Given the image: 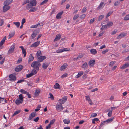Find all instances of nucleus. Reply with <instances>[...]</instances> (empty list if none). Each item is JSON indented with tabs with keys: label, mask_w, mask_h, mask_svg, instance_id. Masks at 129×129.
Returning a JSON list of instances; mask_svg holds the SVG:
<instances>
[{
	"label": "nucleus",
	"mask_w": 129,
	"mask_h": 129,
	"mask_svg": "<svg viewBox=\"0 0 129 129\" xmlns=\"http://www.w3.org/2000/svg\"><path fill=\"white\" fill-rule=\"evenodd\" d=\"M41 64L39 61H33L31 64V66L33 68L32 70L35 74H36L37 72L39 70V67L41 66Z\"/></svg>",
	"instance_id": "1"
},
{
	"label": "nucleus",
	"mask_w": 129,
	"mask_h": 129,
	"mask_svg": "<svg viewBox=\"0 0 129 129\" xmlns=\"http://www.w3.org/2000/svg\"><path fill=\"white\" fill-rule=\"evenodd\" d=\"M15 44H14L10 47L9 50L8 51V54H10L13 53L14 51V49L15 47Z\"/></svg>",
	"instance_id": "2"
},
{
	"label": "nucleus",
	"mask_w": 129,
	"mask_h": 129,
	"mask_svg": "<svg viewBox=\"0 0 129 129\" xmlns=\"http://www.w3.org/2000/svg\"><path fill=\"white\" fill-rule=\"evenodd\" d=\"M23 67V66L21 65L18 66L15 68V71L16 72H19L22 69Z\"/></svg>",
	"instance_id": "3"
},
{
	"label": "nucleus",
	"mask_w": 129,
	"mask_h": 129,
	"mask_svg": "<svg viewBox=\"0 0 129 129\" xmlns=\"http://www.w3.org/2000/svg\"><path fill=\"white\" fill-rule=\"evenodd\" d=\"M56 109L57 110H63V107L62 106V104L59 103V104L58 103L56 105Z\"/></svg>",
	"instance_id": "4"
},
{
	"label": "nucleus",
	"mask_w": 129,
	"mask_h": 129,
	"mask_svg": "<svg viewBox=\"0 0 129 129\" xmlns=\"http://www.w3.org/2000/svg\"><path fill=\"white\" fill-rule=\"evenodd\" d=\"M4 6L3 7V11L5 12L8 10L10 8V6L6 4H4Z\"/></svg>",
	"instance_id": "5"
},
{
	"label": "nucleus",
	"mask_w": 129,
	"mask_h": 129,
	"mask_svg": "<svg viewBox=\"0 0 129 129\" xmlns=\"http://www.w3.org/2000/svg\"><path fill=\"white\" fill-rule=\"evenodd\" d=\"M9 77L10 81H14L16 79V77L13 74H10L9 76Z\"/></svg>",
	"instance_id": "6"
},
{
	"label": "nucleus",
	"mask_w": 129,
	"mask_h": 129,
	"mask_svg": "<svg viewBox=\"0 0 129 129\" xmlns=\"http://www.w3.org/2000/svg\"><path fill=\"white\" fill-rule=\"evenodd\" d=\"M46 58V57L44 56H41L38 57L37 59V61H39V63L43 61Z\"/></svg>",
	"instance_id": "7"
},
{
	"label": "nucleus",
	"mask_w": 129,
	"mask_h": 129,
	"mask_svg": "<svg viewBox=\"0 0 129 129\" xmlns=\"http://www.w3.org/2000/svg\"><path fill=\"white\" fill-rule=\"evenodd\" d=\"M37 115L36 113L35 112H33L31 113V114L30 115L29 118V120H31L34 117L36 116Z\"/></svg>",
	"instance_id": "8"
},
{
	"label": "nucleus",
	"mask_w": 129,
	"mask_h": 129,
	"mask_svg": "<svg viewBox=\"0 0 129 129\" xmlns=\"http://www.w3.org/2000/svg\"><path fill=\"white\" fill-rule=\"evenodd\" d=\"M95 63V60H91L88 63V64L91 67L93 66Z\"/></svg>",
	"instance_id": "9"
},
{
	"label": "nucleus",
	"mask_w": 129,
	"mask_h": 129,
	"mask_svg": "<svg viewBox=\"0 0 129 129\" xmlns=\"http://www.w3.org/2000/svg\"><path fill=\"white\" fill-rule=\"evenodd\" d=\"M40 43V41H38L37 42L34 43L32 44L30 46V47H36L39 45V44Z\"/></svg>",
	"instance_id": "10"
},
{
	"label": "nucleus",
	"mask_w": 129,
	"mask_h": 129,
	"mask_svg": "<svg viewBox=\"0 0 129 129\" xmlns=\"http://www.w3.org/2000/svg\"><path fill=\"white\" fill-rule=\"evenodd\" d=\"M67 96H65L63 97V98L59 99V100L61 102L60 103L62 104H64L67 100Z\"/></svg>",
	"instance_id": "11"
},
{
	"label": "nucleus",
	"mask_w": 129,
	"mask_h": 129,
	"mask_svg": "<svg viewBox=\"0 0 129 129\" xmlns=\"http://www.w3.org/2000/svg\"><path fill=\"white\" fill-rule=\"evenodd\" d=\"M38 33L39 32H38L36 30H35L31 35L32 38L33 39H34Z\"/></svg>",
	"instance_id": "12"
},
{
	"label": "nucleus",
	"mask_w": 129,
	"mask_h": 129,
	"mask_svg": "<svg viewBox=\"0 0 129 129\" xmlns=\"http://www.w3.org/2000/svg\"><path fill=\"white\" fill-rule=\"evenodd\" d=\"M86 100L88 101V102L90 105H92L93 104V103L92 101L90 99L89 96L87 95L85 96Z\"/></svg>",
	"instance_id": "13"
},
{
	"label": "nucleus",
	"mask_w": 129,
	"mask_h": 129,
	"mask_svg": "<svg viewBox=\"0 0 129 129\" xmlns=\"http://www.w3.org/2000/svg\"><path fill=\"white\" fill-rule=\"evenodd\" d=\"M68 65L67 63H65L62 66H61L60 69V71H62L64 70V69L67 67Z\"/></svg>",
	"instance_id": "14"
},
{
	"label": "nucleus",
	"mask_w": 129,
	"mask_h": 129,
	"mask_svg": "<svg viewBox=\"0 0 129 129\" xmlns=\"http://www.w3.org/2000/svg\"><path fill=\"white\" fill-rule=\"evenodd\" d=\"M63 12L61 11L58 13L56 16V18L57 19H60L61 18V15H62Z\"/></svg>",
	"instance_id": "15"
},
{
	"label": "nucleus",
	"mask_w": 129,
	"mask_h": 129,
	"mask_svg": "<svg viewBox=\"0 0 129 129\" xmlns=\"http://www.w3.org/2000/svg\"><path fill=\"white\" fill-rule=\"evenodd\" d=\"M88 67V65L87 62H85L81 66V67L84 69H86Z\"/></svg>",
	"instance_id": "16"
},
{
	"label": "nucleus",
	"mask_w": 129,
	"mask_h": 129,
	"mask_svg": "<svg viewBox=\"0 0 129 129\" xmlns=\"http://www.w3.org/2000/svg\"><path fill=\"white\" fill-rule=\"evenodd\" d=\"M13 0H6L4 2V4L9 5L12 3Z\"/></svg>",
	"instance_id": "17"
},
{
	"label": "nucleus",
	"mask_w": 129,
	"mask_h": 129,
	"mask_svg": "<svg viewBox=\"0 0 129 129\" xmlns=\"http://www.w3.org/2000/svg\"><path fill=\"white\" fill-rule=\"evenodd\" d=\"M30 4L33 6H35L37 4V1L36 0H30L29 1Z\"/></svg>",
	"instance_id": "18"
},
{
	"label": "nucleus",
	"mask_w": 129,
	"mask_h": 129,
	"mask_svg": "<svg viewBox=\"0 0 129 129\" xmlns=\"http://www.w3.org/2000/svg\"><path fill=\"white\" fill-rule=\"evenodd\" d=\"M23 102V101L19 99H17L15 101V102L17 105H19L21 103H22Z\"/></svg>",
	"instance_id": "19"
},
{
	"label": "nucleus",
	"mask_w": 129,
	"mask_h": 129,
	"mask_svg": "<svg viewBox=\"0 0 129 129\" xmlns=\"http://www.w3.org/2000/svg\"><path fill=\"white\" fill-rule=\"evenodd\" d=\"M126 33H121L117 37L118 39L124 37L126 35Z\"/></svg>",
	"instance_id": "20"
},
{
	"label": "nucleus",
	"mask_w": 129,
	"mask_h": 129,
	"mask_svg": "<svg viewBox=\"0 0 129 129\" xmlns=\"http://www.w3.org/2000/svg\"><path fill=\"white\" fill-rule=\"evenodd\" d=\"M61 37V35L60 34L57 35L54 40V41H57L59 40L60 39Z\"/></svg>",
	"instance_id": "21"
},
{
	"label": "nucleus",
	"mask_w": 129,
	"mask_h": 129,
	"mask_svg": "<svg viewBox=\"0 0 129 129\" xmlns=\"http://www.w3.org/2000/svg\"><path fill=\"white\" fill-rule=\"evenodd\" d=\"M33 6L32 5L30 4V3L28 4L26 6V8L27 9V10H29L30 8H32Z\"/></svg>",
	"instance_id": "22"
},
{
	"label": "nucleus",
	"mask_w": 129,
	"mask_h": 129,
	"mask_svg": "<svg viewBox=\"0 0 129 129\" xmlns=\"http://www.w3.org/2000/svg\"><path fill=\"white\" fill-rule=\"evenodd\" d=\"M6 38V36H5L4 37L2 40H1L0 42V47L2 46L4 44L5 42Z\"/></svg>",
	"instance_id": "23"
},
{
	"label": "nucleus",
	"mask_w": 129,
	"mask_h": 129,
	"mask_svg": "<svg viewBox=\"0 0 129 129\" xmlns=\"http://www.w3.org/2000/svg\"><path fill=\"white\" fill-rule=\"evenodd\" d=\"M105 5V4H104V3L103 2H101L100 3V5L98 6L97 8V9L98 10L100 9L101 8L103 7V6Z\"/></svg>",
	"instance_id": "24"
},
{
	"label": "nucleus",
	"mask_w": 129,
	"mask_h": 129,
	"mask_svg": "<svg viewBox=\"0 0 129 129\" xmlns=\"http://www.w3.org/2000/svg\"><path fill=\"white\" fill-rule=\"evenodd\" d=\"M49 64L48 63H44L42 65V68L44 69H46L48 66Z\"/></svg>",
	"instance_id": "25"
},
{
	"label": "nucleus",
	"mask_w": 129,
	"mask_h": 129,
	"mask_svg": "<svg viewBox=\"0 0 129 129\" xmlns=\"http://www.w3.org/2000/svg\"><path fill=\"white\" fill-rule=\"evenodd\" d=\"M129 66V64L128 63H125L122 67H120V69H124L125 68L128 67Z\"/></svg>",
	"instance_id": "26"
},
{
	"label": "nucleus",
	"mask_w": 129,
	"mask_h": 129,
	"mask_svg": "<svg viewBox=\"0 0 129 129\" xmlns=\"http://www.w3.org/2000/svg\"><path fill=\"white\" fill-rule=\"evenodd\" d=\"M54 88L59 89H60L61 88L60 85L57 83H56L55 84V85H54Z\"/></svg>",
	"instance_id": "27"
},
{
	"label": "nucleus",
	"mask_w": 129,
	"mask_h": 129,
	"mask_svg": "<svg viewBox=\"0 0 129 129\" xmlns=\"http://www.w3.org/2000/svg\"><path fill=\"white\" fill-rule=\"evenodd\" d=\"M83 74V72L82 71H81L79 72L78 74L76 76V77L78 78L82 75Z\"/></svg>",
	"instance_id": "28"
},
{
	"label": "nucleus",
	"mask_w": 129,
	"mask_h": 129,
	"mask_svg": "<svg viewBox=\"0 0 129 129\" xmlns=\"http://www.w3.org/2000/svg\"><path fill=\"white\" fill-rule=\"evenodd\" d=\"M35 72H33V70L32 71V72L30 74H27L26 75V77L27 78H29L32 76L33 75L35 74H35Z\"/></svg>",
	"instance_id": "29"
},
{
	"label": "nucleus",
	"mask_w": 129,
	"mask_h": 129,
	"mask_svg": "<svg viewBox=\"0 0 129 129\" xmlns=\"http://www.w3.org/2000/svg\"><path fill=\"white\" fill-rule=\"evenodd\" d=\"M40 89L37 90V89L36 90L35 92V95L36 96H38L39 93H40Z\"/></svg>",
	"instance_id": "30"
},
{
	"label": "nucleus",
	"mask_w": 129,
	"mask_h": 129,
	"mask_svg": "<svg viewBox=\"0 0 129 129\" xmlns=\"http://www.w3.org/2000/svg\"><path fill=\"white\" fill-rule=\"evenodd\" d=\"M97 51L95 49H92L90 50V52L92 54H95L97 53Z\"/></svg>",
	"instance_id": "31"
},
{
	"label": "nucleus",
	"mask_w": 129,
	"mask_h": 129,
	"mask_svg": "<svg viewBox=\"0 0 129 129\" xmlns=\"http://www.w3.org/2000/svg\"><path fill=\"white\" fill-rule=\"evenodd\" d=\"M34 59V57L33 56L32 54H30V55L29 58L28 60V62L32 61Z\"/></svg>",
	"instance_id": "32"
},
{
	"label": "nucleus",
	"mask_w": 129,
	"mask_h": 129,
	"mask_svg": "<svg viewBox=\"0 0 129 129\" xmlns=\"http://www.w3.org/2000/svg\"><path fill=\"white\" fill-rule=\"evenodd\" d=\"M63 121L65 124H68L69 123H70V120L69 119H64L63 120Z\"/></svg>",
	"instance_id": "33"
},
{
	"label": "nucleus",
	"mask_w": 129,
	"mask_h": 129,
	"mask_svg": "<svg viewBox=\"0 0 129 129\" xmlns=\"http://www.w3.org/2000/svg\"><path fill=\"white\" fill-rule=\"evenodd\" d=\"M114 117H111L106 120V123H107L112 121Z\"/></svg>",
	"instance_id": "34"
},
{
	"label": "nucleus",
	"mask_w": 129,
	"mask_h": 129,
	"mask_svg": "<svg viewBox=\"0 0 129 129\" xmlns=\"http://www.w3.org/2000/svg\"><path fill=\"white\" fill-rule=\"evenodd\" d=\"M19 98L18 99H19L23 101V99L24 98V97L23 96V95L22 94H21L19 95Z\"/></svg>",
	"instance_id": "35"
},
{
	"label": "nucleus",
	"mask_w": 129,
	"mask_h": 129,
	"mask_svg": "<svg viewBox=\"0 0 129 129\" xmlns=\"http://www.w3.org/2000/svg\"><path fill=\"white\" fill-rule=\"evenodd\" d=\"M106 123V120L102 122L99 126V128H100L103 125H104Z\"/></svg>",
	"instance_id": "36"
},
{
	"label": "nucleus",
	"mask_w": 129,
	"mask_h": 129,
	"mask_svg": "<svg viewBox=\"0 0 129 129\" xmlns=\"http://www.w3.org/2000/svg\"><path fill=\"white\" fill-rule=\"evenodd\" d=\"M14 33L13 32H10L9 36V38H10L13 37L14 35Z\"/></svg>",
	"instance_id": "37"
},
{
	"label": "nucleus",
	"mask_w": 129,
	"mask_h": 129,
	"mask_svg": "<svg viewBox=\"0 0 129 129\" xmlns=\"http://www.w3.org/2000/svg\"><path fill=\"white\" fill-rule=\"evenodd\" d=\"M22 52L23 54H24V57H25L26 56V50H25L24 49L22 50Z\"/></svg>",
	"instance_id": "38"
},
{
	"label": "nucleus",
	"mask_w": 129,
	"mask_h": 129,
	"mask_svg": "<svg viewBox=\"0 0 129 129\" xmlns=\"http://www.w3.org/2000/svg\"><path fill=\"white\" fill-rule=\"evenodd\" d=\"M21 112V110H18L17 111H15L13 114V116H14L18 114Z\"/></svg>",
	"instance_id": "39"
},
{
	"label": "nucleus",
	"mask_w": 129,
	"mask_h": 129,
	"mask_svg": "<svg viewBox=\"0 0 129 129\" xmlns=\"http://www.w3.org/2000/svg\"><path fill=\"white\" fill-rule=\"evenodd\" d=\"M39 25H40V23H39L36 25H32V26H31V27H30V28H37V27H38V26H39Z\"/></svg>",
	"instance_id": "40"
},
{
	"label": "nucleus",
	"mask_w": 129,
	"mask_h": 129,
	"mask_svg": "<svg viewBox=\"0 0 129 129\" xmlns=\"http://www.w3.org/2000/svg\"><path fill=\"white\" fill-rule=\"evenodd\" d=\"M42 55L41 52V51L39 50L36 53L37 56V57L38 56L41 55Z\"/></svg>",
	"instance_id": "41"
},
{
	"label": "nucleus",
	"mask_w": 129,
	"mask_h": 129,
	"mask_svg": "<svg viewBox=\"0 0 129 129\" xmlns=\"http://www.w3.org/2000/svg\"><path fill=\"white\" fill-rule=\"evenodd\" d=\"M13 24L16 25L17 28H18L20 26V24L19 22H14Z\"/></svg>",
	"instance_id": "42"
},
{
	"label": "nucleus",
	"mask_w": 129,
	"mask_h": 129,
	"mask_svg": "<svg viewBox=\"0 0 129 129\" xmlns=\"http://www.w3.org/2000/svg\"><path fill=\"white\" fill-rule=\"evenodd\" d=\"M4 98H2L1 97H0V103H2V104H4L5 103V102H4Z\"/></svg>",
	"instance_id": "43"
},
{
	"label": "nucleus",
	"mask_w": 129,
	"mask_h": 129,
	"mask_svg": "<svg viewBox=\"0 0 129 129\" xmlns=\"http://www.w3.org/2000/svg\"><path fill=\"white\" fill-rule=\"evenodd\" d=\"M124 19L125 20H129V14L126 15L124 18Z\"/></svg>",
	"instance_id": "44"
},
{
	"label": "nucleus",
	"mask_w": 129,
	"mask_h": 129,
	"mask_svg": "<svg viewBox=\"0 0 129 129\" xmlns=\"http://www.w3.org/2000/svg\"><path fill=\"white\" fill-rule=\"evenodd\" d=\"M79 15L78 14H76L74 16V17L73 18V19L74 20H76V19H77V18H78L79 17Z\"/></svg>",
	"instance_id": "45"
},
{
	"label": "nucleus",
	"mask_w": 129,
	"mask_h": 129,
	"mask_svg": "<svg viewBox=\"0 0 129 129\" xmlns=\"http://www.w3.org/2000/svg\"><path fill=\"white\" fill-rule=\"evenodd\" d=\"M113 111V109H111V110H110L109 112H108V116L109 117H110L111 116L112 114V112Z\"/></svg>",
	"instance_id": "46"
},
{
	"label": "nucleus",
	"mask_w": 129,
	"mask_h": 129,
	"mask_svg": "<svg viewBox=\"0 0 129 129\" xmlns=\"http://www.w3.org/2000/svg\"><path fill=\"white\" fill-rule=\"evenodd\" d=\"M104 16L103 15H100L99 17L98 21H100L104 17Z\"/></svg>",
	"instance_id": "47"
},
{
	"label": "nucleus",
	"mask_w": 129,
	"mask_h": 129,
	"mask_svg": "<svg viewBox=\"0 0 129 129\" xmlns=\"http://www.w3.org/2000/svg\"><path fill=\"white\" fill-rule=\"evenodd\" d=\"M120 4V2L118 1H116L114 4V5L115 6H117Z\"/></svg>",
	"instance_id": "48"
},
{
	"label": "nucleus",
	"mask_w": 129,
	"mask_h": 129,
	"mask_svg": "<svg viewBox=\"0 0 129 129\" xmlns=\"http://www.w3.org/2000/svg\"><path fill=\"white\" fill-rule=\"evenodd\" d=\"M113 23L112 22H110L108 23L107 24V26L110 27L112 26L113 25Z\"/></svg>",
	"instance_id": "49"
},
{
	"label": "nucleus",
	"mask_w": 129,
	"mask_h": 129,
	"mask_svg": "<svg viewBox=\"0 0 129 129\" xmlns=\"http://www.w3.org/2000/svg\"><path fill=\"white\" fill-rule=\"evenodd\" d=\"M29 0H24V1L22 5H24L27 3H29Z\"/></svg>",
	"instance_id": "50"
},
{
	"label": "nucleus",
	"mask_w": 129,
	"mask_h": 129,
	"mask_svg": "<svg viewBox=\"0 0 129 129\" xmlns=\"http://www.w3.org/2000/svg\"><path fill=\"white\" fill-rule=\"evenodd\" d=\"M48 0H44L40 4V5H41L45 4L47 2Z\"/></svg>",
	"instance_id": "51"
},
{
	"label": "nucleus",
	"mask_w": 129,
	"mask_h": 129,
	"mask_svg": "<svg viewBox=\"0 0 129 129\" xmlns=\"http://www.w3.org/2000/svg\"><path fill=\"white\" fill-rule=\"evenodd\" d=\"M97 114L96 113H93L91 114V117H94L96 116Z\"/></svg>",
	"instance_id": "52"
},
{
	"label": "nucleus",
	"mask_w": 129,
	"mask_h": 129,
	"mask_svg": "<svg viewBox=\"0 0 129 129\" xmlns=\"http://www.w3.org/2000/svg\"><path fill=\"white\" fill-rule=\"evenodd\" d=\"M20 92L23 94H27L28 92L27 91L22 89H21L20 90Z\"/></svg>",
	"instance_id": "53"
},
{
	"label": "nucleus",
	"mask_w": 129,
	"mask_h": 129,
	"mask_svg": "<svg viewBox=\"0 0 129 129\" xmlns=\"http://www.w3.org/2000/svg\"><path fill=\"white\" fill-rule=\"evenodd\" d=\"M49 95L50 96V97H49V98H50L51 100H53L54 99V97L52 94V93H49Z\"/></svg>",
	"instance_id": "54"
},
{
	"label": "nucleus",
	"mask_w": 129,
	"mask_h": 129,
	"mask_svg": "<svg viewBox=\"0 0 129 129\" xmlns=\"http://www.w3.org/2000/svg\"><path fill=\"white\" fill-rule=\"evenodd\" d=\"M112 13L113 12H109L107 14V15L106 16V17L107 18L108 17L112 14Z\"/></svg>",
	"instance_id": "55"
},
{
	"label": "nucleus",
	"mask_w": 129,
	"mask_h": 129,
	"mask_svg": "<svg viewBox=\"0 0 129 129\" xmlns=\"http://www.w3.org/2000/svg\"><path fill=\"white\" fill-rule=\"evenodd\" d=\"M36 10V9L35 7H34L31 9L29 11V12H35Z\"/></svg>",
	"instance_id": "56"
},
{
	"label": "nucleus",
	"mask_w": 129,
	"mask_h": 129,
	"mask_svg": "<svg viewBox=\"0 0 129 129\" xmlns=\"http://www.w3.org/2000/svg\"><path fill=\"white\" fill-rule=\"evenodd\" d=\"M87 9L86 8L84 7L82 9L81 11L82 13H83L85 12L86 11Z\"/></svg>",
	"instance_id": "57"
},
{
	"label": "nucleus",
	"mask_w": 129,
	"mask_h": 129,
	"mask_svg": "<svg viewBox=\"0 0 129 129\" xmlns=\"http://www.w3.org/2000/svg\"><path fill=\"white\" fill-rule=\"evenodd\" d=\"M95 20V19L94 18H93V19H91L90 20V21L89 22V23L90 24H91Z\"/></svg>",
	"instance_id": "58"
},
{
	"label": "nucleus",
	"mask_w": 129,
	"mask_h": 129,
	"mask_svg": "<svg viewBox=\"0 0 129 129\" xmlns=\"http://www.w3.org/2000/svg\"><path fill=\"white\" fill-rule=\"evenodd\" d=\"M22 61V58L21 57H20L18 60L17 61V64H19Z\"/></svg>",
	"instance_id": "59"
},
{
	"label": "nucleus",
	"mask_w": 129,
	"mask_h": 129,
	"mask_svg": "<svg viewBox=\"0 0 129 129\" xmlns=\"http://www.w3.org/2000/svg\"><path fill=\"white\" fill-rule=\"evenodd\" d=\"M109 50L108 49H107L103 51L102 52V53L103 54H105Z\"/></svg>",
	"instance_id": "60"
},
{
	"label": "nucleus",
	"mask_w": 129,
	"mask_h": 129,
	"mask_svg": "<svg viewBox=\"0 0 129 129\" xmlns=\"http://www.w3.org/2000/svg\"><path fill=\"white\" fill-rule=\"evenodd\" d=\"M55 121V119L52 120L50 121L49 124H51V125H52V124H53V123H54Z\"/></svg>",
	"instance_id": "61"
},
{
	"label": "nucleus",
	"mask_w": 129,
	"mask_h": 129,
	"mask_svg": "<svg viewBox=\"0 0 129 129\" xmlns=\"http://www.w3.org/2000/svg\"><path fill=\"white\" fill-rule=\"evenodd\" d=\"M115 62L113 61H111L110 63L109 66H112L115 63Z\"/></svg>",
	"instance_id": "62"
},
{
	"label": "nucleus",
	"mask_w": 129,
	"mask_h": 129,
	"mask_svg": "<svg viewBox=\"0 0 129 129\" xmlns=\"http://www.w3.org/2000/svg\"><path fill=\"white\" fill-rule=\"evenodd\" d=\"M63 52V49H59L57 50L56 52L57 53H61Z\"/></svg>",
	"instance_id": "63"
},
{
	"label": "nucleus",
	"mask_w": 129,
	"mask_h": 129,
	"mask_svg": "<svg viewBox=\"0 0 129 129\" xmlns=\"http://www.w3.org/2000/svg\"><path fill=\"white\" fill-rule=\"evenodd\" d=\"M62 49L63 52L64 51H69L70 50V49L69 48H64Z\"/></svg>",
	"instance_id": "64"
}]
</instances>
